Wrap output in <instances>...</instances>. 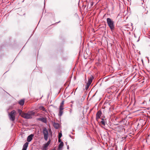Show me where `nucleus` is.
Here are the masks:
<instances>
[{
  "mask_svg": "<svg viewBox=\"0 0 150 150\" xmlns=\"http://www.w3.org/2000/svg\"><path fill=\"white\" fill-rule=\"evenodd\" d=\"M28 144V142H26L25 143L23 146V150H26Z\"/></svg>",
  "mask_w": 150,
  "mask_h": 150,
  "instance_id": "nucleus-11",
  "label": "nucleus"
},
{
  "mask_svg": "<svg viewBox=\"0 0 150 150\" xmlns=\"http://www.w3.org/2000/svg\"><path fill=\"white\" fill-rule=\"evenodd\" d=\"M107 21L108 25L111 30H113L114 28V25L113 21L111 18H108L107 19Z\"/></svg>",
  "mask_w": 150,
  "mask_h": 150,
  "instance_id": "nucleus-2",
  "label": "nucleus"
},
{
  "mask_svg": "<svg viewBox=\"0 0 150 150\" xmlns=\"http://www.w3.org/2000/svg\"><path fill=\"white\" fill-rule=\"evenodd\" d=\"M16 113L15 111L13 110L9 114V118L10 120L13 121L15 120Z\"/></svg>",
  "mask_w": 150,
  "mask_h": 150,
  "instance_id": "nucleus-4",
  "label": "nucleus"
},
{
  "mask_svg": "<svg viewBox=\"0 0 150 150\" xmlns=\"http://www.w3.org/2000/svg\"><path fill=\"white\" fill-rule=\"evenodd\" d=\"M53 126L56 129H57L59 127V125L57 123H54L53 124Z\"/></svg>",
  "mask_w": 150,
  "mask_h": 150,
  "instance_id": "nucleus-14",
  "label": "nucleus"
},
{
  "mask_svg": "<svg viewBox=\"0 0 150 150\" xmlns=\"http://www.w3.org/2000/svg\"><path fill=\"white\" fill-rule=\"evenodd\" d=\"M22 112V110H21L20 109H19L18 110V112L19 113L20 115H21Z\"/></svg>",
  "mask_w": 150,
  "mask_h": 150,
  "instance_id": "nucleus-20",
  "label": "nucleus"
},
{
  "mask_svg": "<svg viewBox=\"0 0 150 150\" xmlns=\"http://www.w3.org/2000/svg\"><path fill=\"white\" fill-rule=\"evenodd\" d=\"M34 136V135L33 134H31V135H29L27 137V141L28 142H30L32 139V137Z\"/></svg>",
  "mask_w": 150,
  "mask_h": 150,
  "instance_id": "nucleus-9",
  "label": "nucleus"
},
{
  "mask_svg": "<svg viewBox=\"0 0 150 150\" xmlns=\"http://www.w3.org/2000/svg\"><path fill=\"white\" fill-rule=\"evenodd\" d=\"M100 123L103 126H104L105 125V122L103 119H102V120L101 121Z\"/></svg>",
  "mask_w": 150,
  "mask_h": 150,
  "instance_id": "nucleus-15",
  "label": "nucleus"
},
{
  "mask_svg": "<svg viewBox=\"0 0 150 150\" xmlns=\"http://www.w3.org/2000/svg\"><path fill=\"white\" fill-rule=\"evenodd\" d=\"M50 142L51 139H49V141L47 142V143L44 145V147L43 149V150H47V148L48 146L50 144Z\"/></svg>",
  "mask_w": 150,
  "mask_h": 150,
  "instance_id": "nucleus-6",
  "label": "nucleus"
},
{
  "mask_svg": "<svg viewBox=\"0 0 150 150\" xmlns=\"http://www.w3.org/2000/svg\"><path fill=\"white\" fill-rule=\"evenodd\" d=\"M37 120H38L41 121L45 123H46L47 122V120L46 118L42 117V118H37Z\"/></svg>",
  "mask_w": 150,
  "mask_h": 150,
  "instance_id": "nucleus-8",
  "label": "nucleus"
},
{
  "mask_svg": "<svg viewBox=\"0 0 150 150\" xmlns=\"http://www.w3.org/2000/svg\"><path fill=\"white\" fill-rule=\"evenodd\" d=\"M62 136V134L61 133H59V134L58 138H61Z\"/></svg>",
  "mask_w": 150,
  "mask_h": 150,
  "instance_id": "nucleus-21",
  "label": "nucleus"
},
{
  "mask_svg": "<svg viewBox=\"0 0 150 150\" xmlns=\"http://www.w3.org/2000/svg\"><path fill=\"white\" fill-rule=\"evenodd\" d=\"M91 83H87V84H86V90H87L88 89L90 85H91Z\"/></svg>",
  "mask_w": 150,
  "mask_h": 150,
  "instance_id": "nucleus-16",
  "label": "nucleus"
},
{
  "mask_svg": "<svg viewBox=\"0 0 150 150\" xmlns=\"http://www.w3.org/2000/svg\"><path fill=\"white\" fill-rule=\"evenodd\" d=\"M42 133L43 134L44 139L45 141H47L49 135L48 130L46 127H44L42 129Z\"/></svg>",
  "mask_w": 150,
  "mask_h": 150,
  "instance_id": "nucleus-3",
  "label": "nucleus"
},
{
  "mask_svg": "<svg viewBox=\"0 0 150 150\" xmlns=\"http://www.w3.org/2000/svg\"><path fill=\"white\" fill-rule=\"evenodd\" d=\"M78 118L79 120H82L84 117V114L83 112H81L78 113L77 115Z\"/></svg>",
  "mask_w": 150,
  "mask_h": 150,
  "instance_id": "nucleus-5",
  "label": "nucleus"
},
{
  "mask_svg": "<svg viewBox=\"0 0 150 150\" xmlns=\"http://www.w3.org/2000/svg\"><path fill=\"white\" fill-rule=\"evenodd\" d=\"M64 145V143L62 142H61L59 144V150H61L62 148V147Z\"/></svg>",
  "mask_w": 150,
  "mask_h": 150,
  "instance_id": "nucleus-12",
  "label": "nucleus"
},
{
  "mask_svg": "<svg viewBox=\"0 0 150 150\" xmlns=\"http://www.w3.org/2000/svg\"><path fill=\"white\" fill-rule=\"evenodd\" d=\"M102 112L100 110L98 111L96 114V120H98V119L100 118Z\"/></svg>",
  "mask_w": 150,
  "mask_h": 150,
  "instance_id": "nucleus-7",
  "label": "nucleus"
},
{
  "mask_svg": "<svg viewBox=\"0 0 150 150\" xmlns=\"http://www.w3.org/2000/svg\"><path fill=\"white\" fill-rule=\"evenodd\" d=\"M64 100L62 101V103H61L60 105H63L64 104Z\"/></svg>",
  "mask_w": 150,
  "mask_h": 150,
  "instance_id": "nucleus-23",
  "label": "nucleus"
},
{
  "mask_svg": "<svg viewBox=\"0 0 150 150\" xmlns=\"http://www.w3.org/2000/svg\"><path fill=\"white\" fill-rule=\"evenodd\" d=\"M63 109H64L63 105H60V107H59V110H63Z\"/></svg>",
  "mask_w": 150,
  "mask_h": 150,
  "instance_id": "nucleus-18",
  "label": "nucleus"
},
{
  "mask_svg": "<svg viewBox=\"0 0 150 150\" xmlns=\"http://www.w3.org/2000/svg\"><path fill=\"white\" fill-rule=\"evenodd\" d=\"M58 142H59L61 143V139H60V138H59Z\"/></svg>",
  "mask_w": 150,
  "mask_h": 150,
  "instance_id": "nucleus-24",
  "label": "nucleus"
},
{
  "mask_svg": "<svg viewBox=\"0 0 150 150\" xmlns=\"http://www.w3.org/2000/svg\"><path fill=\"white\" fill-rule=\"evenodd\" d=\"M62 110H59V115L60 116H61L62 115V113H63V111H62Z\"/></svg>",
  "mask_w": 150,
  "mask_h": 150,
  "instance_id": "nucleus-17",
  "label": "nucleus"
},
{
  "mask_svg": "<svg viewBox=\"0 0 150 150\" xmlns=\"http://www.w3.org/2000/svg\"><path fill=\"white\" fill-rule=\"evenodd\" d=\"M25 101L23 99H21L18 102L19 104L21 105H23L24 104Z\"/></svg>",
  "mask_w": 150,
  "mask_h": 150,
  "instance_id": "nucleus-13",
  "label": "nucleus"
},
{
  "mask_svg": "<svg viewBox=\"0 0 150 150\" xmlns=\"http://www.w3.org/2000/svg\"><path fill=\"white\" fill-rule=\"evenodd\" d=\"M48 130H49V133H50V134H51V136H52V132L51 131V129H49Z\"/></svg>",
  "mask_w": 150,
  "mask_h": 150,
  "instance_id": "nucleus-22",
  "label": "nucleus"
},
{
  "mask_svg": "<svg viewBox=\"0 0 150 150\" xmlns=\"http://www.w3.org/2000/svg\"><path fill=\"white\" fill-rule=\"evenodd\" d=\"M40 109L41 110H43V111H44L45 110V108L43 106H41L40 107Z\"/></svg>",
  "mask_w": 150,
  "mask_h": 150,
  "instance_id": "nucleus-19",
  "label": "nucleus"
},
{
  "mask_svg": "<svg viewBox=\"0 0 150 150\" xmlns=\"http://www.w3.org/2000/svg\"><path fill=\"white\" fill-rule=\"evenodd\" d=\"M94 78L93 76L91 75L90 77L88 79V83H91L92 80Z\"/></svg>",
  "mask_w": 150,
  "mask_h": 150,
  "instance_id": "nucleus-10",
  "label": "nucleus"
},
{
  "mask_svg": "<svg viewBox=\"0 0 150 150\" xmlns=\"http://www.w3.org/2000/svg\"><path fill=\"white\" fill-rule=\"evenodd\" d=\"M35 113L32 111L29 112L27 113H22L21 116L25 118L28 119L32 118V116Z\"/></svg>",
  "mask_w": 150,
  "mask_h": 150,
  "instance_id": "nucleus-1",
  "label": "nucleus"
}]
</instances>
